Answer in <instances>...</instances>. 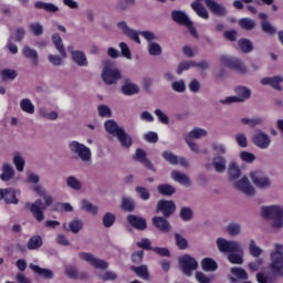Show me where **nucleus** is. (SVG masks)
<instances>
[{
	"mask_svg": "<svg viewBox=\"0 0 283 283\" xmlns=\"http://www.w3.org/2000/svg\"><path fill=\"white\" fill-rule=\"evenodd\" d=\"M32 191L40 196V198H43L44 203L43 200L38 199L34 202H27L24 207L30 211V213H32L36 222H43L45 220L44 211L48 209V207H51V205L54 202V198H52L41 185L33 186Z\"/></svg>",
	"mask_w": 283,
	"mask_h": 283,
	"instance_id": "f257e3e1",
	"label": "nucleus"
},
{
	"mask_svg": "<svg viewBox=\"0 0 283 283\" xmlns=\"http://www.w3.org/2000/svg\"><path fill=\"white\" fill-rule=\"evenodd\" d=\"M69 151L75 157V160H81L85 165H92V149L85 146V144L72 140L69 143Z\"/></svg>",
	"mask_w": 283,
	"mask_h": 283,
	"instance_id": "f03ea898",
	"label": "nucleus"
},
{
	"mask_svg": "<svg viewBox=\"0 0 283 283\" xmlns=\"http://www.w3.org/2000/svg\"><path fill=\"white\" fill-rule=\"evenodd\" d=\"M263 218L273 220L272 227L274 229H282L283 227V208L282 206H268L262 208Z\"/></svg>",
	"mask_w": 283,
	"mask_h": 283,
	"instance_id": "7ed1b4c3",
	"label": "nucleus"
},
{
	"mask_svg": "<svg viewBox=\"0 0 283 283\" xmlns=\"http://www.w3.org/2000/svg\"><path fill=\"white\" fill-rule=\"evenodd\" d=\"M120 70L112 61H104L102 78L106 85H116L120 81Z\"/></svg>",
	"mask_w": 283,
	"mask_h": 283,
	"instance_id": "20e7f679",
	"label": "nucleus"
},
{
	"mask_svg": "<svg viewBox=\"0 0 283 283\" xmlns=\"http://www.w3.org/2000/svg\"><path fill=\"white\" fill-rule=\"evenodd\" d=\"M283 245L276 243L274 245V251L271 253V269L275 275H283Z\"/></svg>",
	"mask_w": 283,
	"mask_h": 283,
	"instance_id": "39448f33",
	"label": "nucleus"
},
{
	"mask_svg": "<svg viewBox=\"0 0 283 283\" xmlns=\"http://www.w3.org/2000/svg\"><path fill=\"white\" fill-rule=\"evenodd\" d=\"M237 96H229L221 99L222 105H231L232 103H244L251 98V88L247 86H239L235 88Z\"/></svg>",
	"mask_w": 283,
	"mask_h": 283,
	"instance_id": "423d86ee",
	"label": "nucleus"
},
{
	"mask_svg": "<svg viewBox=\"0 0 283 283\" xmlns=\"http://www.w3.org/2000/svg\"><path fill=\"white\" fill-rule=\"evenodd\" d=\"M179 266L184 273L188 277L191 276V272L198 269V261L189 254H185L179 258Z\"/></svg>",
	"mask_w": 283,
	"mask_h": 283,
	"instance_id": "0eeeda50",
	"label": "nucleus"
},
{
	"mask_svg": "<svg viewBox=\"0 0 283 283\" xmlns=\"http://www.w3.org/2000/svg\"><path fill=\"white\" fill-rule=\"evenodd\" d=\"M220 61L226 67H230V70H234L235 72H239V74H247V66L242 60L230 57L228 55H221Z\"/></svg>",
	"mask_w": 283,
	"mask_h": 283,
	"instance_id": "6e6552de",
	"label": "nucleus"
},
{
	"mask_svg": "<svg viewBox=\"0 0 283 283\" xmlns=\"http://www.w3.org/2000/svg\"><path fill=\"white\" fill-rule=\"evenodd\" d=\"M217 247L220 253H233V251H241L238 241H229L224 238L217 239Z\"/></svg>",
	"mask_w": 283,
	"mask_h": 283,
	"instance_id": "1a4fd4ad",
	"label": "nucleus"
},
{
	"mask_svg": "<svg viewBox=\"0 0 283 283\" xmlns=\"http://www.w3.org/2000/svg\"><path fill=\"white\" fill-rule=\"evenodd\" d=\"M67 51L71 54V59L75 65H78V67H87L90 65V61H87V55L85 52L80 50H74V46L70 45L67 48Z\"/></svg>",
	"mask_w": 283,
	"mask_h": 283,
	"instance_id": "9d476101",
	"label": "nucleus"
},
{
	"mask_svg": "<svg viewBox=\"0 0 283 283\" xmlns=\"http://www.w3.org/2000/svg\"><path fill=\"white\" fill-rule=\"evenodd\" d=\"M78 258L81 260H84V262H87L88 264H91V266H94V269L105 270L107 269V266H109V264H107L105 260L95 258L92 253L81 252L78 254Z\"/></svg>",
	"mask_w": 283,
	"mask_h": 283,
	"instance_id": "9b49d317",
	"label": "nucleus"
},
{
	"mask_svg": "<svg viewBox=\"0 0 283 283\" xmlns=\"http://www.w3.org/2000/svg\"><path fill=\"white\" fill-rule=\"evenodd\" d=\"M250 178L253 185L259 189H268V187H271V179L260 170L250 172Z\"/></svg>",
	"mask_w": 283,
	"mask_h": 283,
	"instance_id": "f8f14e48",
	"label": "nucleus"
},
{
	"mask_svg": "<svg viewBox=\"0 0 283 283\" xmlns=\"http://www.w3.org/2000/svg\"><path fill=\"white\" fill-rule=\"evenodd\" d=\"M233 187L238 191H241V193H244V196H255V188L251 186L248 177H242L240 180L233 181Z\"/></svg>",
	"mask_w": 283,
	"mask_h": 283,
	"instance_id": "ddd939ff",
	"label": "nucleus"
},
{
	"mask_svg": "<svg viewBox=\"0 0 283 283\" xmlns=\"http://www.w3.org/2000/svg\"><path fill=\"white\" fill-rule=\"evenodd\" d=\"M252 142L259 149H269V147H271V137L269 134L261 130L252 137Z\"/></svg>",
	"mask_w": 283,
	"mask_h": 283,
	"instance_id": "4468645a",
	"label": "nucleus"
},
{
	"mask_svg": "<svg viewBox=\"0 0 283 283\" xmlns=\"http://www.w3.org/2000/svg\"><path fill=\"white\" fill-rule=\"evenodd\" d=\"M203 3L211 12V14H216V17H227V7L218 3L216 0H203Z\"/></svg>",
	"mask_w": 283,
	"mask_h": 283,
	"instance_id": "2eb2a0df",
	"label": "nucleus"
},
{
	"mask_svg": "<svg viewBox=\"0 0 283 283\" xmlns=\"http://www.w3.org/2000/svg\"><path fill=\"white\" fill-rule=\"evenodd\" d=\"M117 28H118V30H120L123 32V34H125V36H128V39H132V41H135V43L140 44L139 33L136 32V30L129 28L127 22H125V21L118 22Z\"/></svg>",
	"mask_w": 283,
	"mask_h": 283,
	"instance_id": "dca6fc26",
	"label": "nucleus"
},
{
	"mask_svg": "<svg viewBox=\"0 0 283 283\" xmlns=\"http://www.w3.org/2000/svg\"><path fill=\"white\" fill-rule=\"evenodd\" d=\"M157 211H161L165 218H169L176 211V203L174 201L160 200L157 203Z\"/></svg>",
	"mask_w": 283,
	"mask_h": 283,
	"instance_id": "f3484780",
	"label": "nucleus"
},
{
	"mask_svg": "<svg viewBox=\"0 0 283 283\" xmlns=\"http://www.w3.org/2000/svg\"><path fill=\"white\" fill-rule=\"evenodd\" d=\"M140 92V87H138V84L132 82V80L126 78L124 81V84L122 86V93L124 96H134Z\"/></svg>",
	"mask_w": 283,
	"mask_h": 283,
	"instance_id": "a211bd4d",
	"label": "nucleus"
},
{
	"mask_svg": "<svg viewBox=\"0 0 283 283\" xmlns=\"http://www.w3.org/2000/svg\"><path fill=\"white\" fill-rule=\"evenodd\" d=\"M133 159H135L137 163H140L142 165H144V167H146V169H150V171H154V164H151V161H149V159H147V153L142 149L138 148L135 153V155L133 156Z\"/></svg>",
	"mask_w": 283,
	"mask_h": 283,
	"instance_id": "6ab92c4d",
	"label": "nucleus"
},
{
	"mask_svg": "<svg viewBox=\"0 0 283 283\" xmlns=\"http://www.w3.org/2000/svg\"><path fill=\"white\" fill-rule=\"evenodd\" d=\"M21 52L22 56H24V59H29L32 65H39V52H36V50L30 48L29 45H24Z\"/></svg>",
	"mask_w": 283,
	"mask_h": 283,
	"instance_id": "aec40b11",
	"label": "nucleus"
},
{
	"mask_svg": "<svg viewBox=\"0 0 283 283\" xmlns=\"http://www.w3.org/2000/svg\"><path fill=\"white\" fill-rule=\"evenodd\" d=\"M127 220L132 227L138 229L139 231H145V229H147V220L142 217L129 214Z\"/></svg>",
	"mask_w": 283,
	"mask_h": 283,
	"instance_id": "412c9836",
	"label": "nucleus"
},
{
	"mask_svg": "<svg viewBox=\"0 0 283 283\" xmlns=\"http://www.w3.org/2000/svg\"><path fill=\"white\" fill-rule=\"evenodd\" d=\"M171 178L172 180H175V182H179V185H182V187H191V179L185 172L172 170Z\"/></svg>",
	"mask_w": 283,
	"mask_h": 283,
	"instance_id": "4be33fe9",
	"label": "nucleus"
},
{
	"mask_svg": "<svg viewBox=\"0 0 283 283\" xmlns=\"http://www.w3.org/2000/svg\"><path fill=\"white\" fill-rule=\"evenodd\" d=\"M153 224L163 233H169V231H171V224L163 217H154Z\"/></svg>",
	"mask_w": 283,
	"mask_h": 283,
	"instance_id": "5701e85b",
	"label": "nucleus"
},
{
	"mask_svg": "<svg viewBox=\"0 0 283 283\" xmlns=\"http://www.w3.org/2000/svg\"><path fill=\"white\" fill-rule=\"evenodd\" d=\"M115 137H117V140H119L122 147H125V149H129V147H132L134 144L132 136L125 132V128H122V130H119Z\"/></svg>",
	"mask_w": 283,
	"mask_h": 283,
	"instance_id": "b1692460",
	"label": "nucleus"
},
{
	"mask_svg": "<svg viewBox=\"0 0 283 283\" xmlns=\"http://www.w3.org/2000/svg\"><path fill=\"white\" fill-rule=\"evenodd\" d=\"M17 196H21V190L12 188L6 189L4 202H7V205H19V199H17Z\"/></svg>",
	"mask_w": 283,
	"mask_h": 283,
	"instance_id": "393cba45",
	"label": "nucleus"
},
{
	"mask_svg": "<svg viewBox=\"0 0 283 283\" xmlns=\"http://www.w3.org/2000/svg\"><path fill=\"white\" fill-rule=\"evenodd\" d=\"M30 269L33 273H38L44 280H52L54 279V272L50 269L41 268L39 265L30 264Z\"/></svg>",
	"mask_w": 283,
	"mask_h": 283,
	"instance_id": "a878e982",
	"label": "nucleus"
},
{
	"mask_svg": "<svg viewBox=\"0 0 283 283\" xmlns=\"http://www.w3.org/2000/svg\"><path fill=\"white\" fill-rule=\"evenodd\" d=\"M171 19L175 21V23H179V25H189V22L191 21L187 13L179 10L171 12Z\"/></svg>",
	"mask_w": 283,
	"mask_h": 283,
	"instance_id": "bb28decb",
	"label": "nucleus"
},
{
	"mask_svg": "<svg viewBox=\"0 0 283 283\" xmlns=\"http://www.w3.org/2000/svg\"><path fill=\"white\" fill-rule=\"evenodd\" d=\"M259 19L262 20L261 28H262V31L265 32V34H270V36H272V34H275V32H277L275 27L271 25V22L266 20L268 19L266 13H260Z\"/></svg>",
	"mask_w": 283,
	"mask_h": 283,
	"instance_id": "cd10ccee",
	"label": "nucleus"
},
{
	"mask_svg": "<svg viewBox=\"0 0 283 283\" xmlns=\"http://www.w3.org/2000/svg\"><path fill=\"white\" fill-rule=\"evenodd\" d=\"M14 178V167L10 164L2 165V174L0 175V179L2 182H10Z\"/></svg>",
	"mask_w": 283,
	"mask_h": 283,
	"instance_id": "c85d7f7f",
	"label": "nucleus"
},
{
	"mask_svg": "<svg viewBox=\"0 0 283 283\" xmlns=\"http://www.w3.org/2000/svg\"><path fill=\"white\" fill-rule=\"evenodd\" d=\"M105 130L107 134H111V136H117L119 132H122L124 128L118 126V123L114 119H108L104 124Z\"/></svg>",
	"mask_w": 283,
	"mask_h": 283,
	"instance_id": "c756f323",
	"label": "nucleus"
},
{
	"mask_svg": "<svg viewBox=\"0 0 283 283\" xmlns=\"http://www.w3.org/2000/svg\"><path fill=\"white\" fill-rule=\"evenodd\" d=\"M212 165L218 174H224L227 171V159L222 156H214Z\"/></svg>",
	"mask_w": 283,
	"mask_h": 283,
	"instance_id": "7c9ffc66",
	"label": "nucleus"
},
{
	"mask_svg": "<svg viewBox=\"0 0 283 283\" xmlns=\"http://www.w3.org/2000/svg\"><path fill=\"white\" fill-rule=\"evenodd\" d=\"M38 113L39 116H41V118H44L45 120H56L59 118V113H56L55 111L50 112V108L45 106L40 107Z\"/></svg>",
	"mask_w": 283,
	"mask_h": 283,
	"instance_id": "2f4dec72",
	"label": "nucleus"
},
{
	"mask_svg": "<svg viewBox=\"0 0 283 283\" xmlns=\"http://www.w3.org/2000/svg\"><path fill=\"white\" fill-rule=\"evenodd\" d=\"M66 187L73 189V191H81V189H83V181L76 176H69L66 177Z\"/></svg>",
	"mask_w": 283,
	"mask_h": 283,
	"instance_id": "473e14b6",
	"label": "nucleus"
},
{
	"mask_svg": "<svg viewBox=\"0 0 283 283\" xmlns=\"http://www.w3.org/2000/svg\"><path fill=\"white\" fill-rule=\"evenodd\" d=\"M12 160L17 171L22 172L25 169V158L21 153L15 151Z\"/></svg>",
	"mask_w": 283,
	"mask_h": 283,
	"instance_id": "72a5a7b5",
	"label": "nucleus"
},
{
	"mask_svg": "<svg viewBox=\"0 0 283 283\" xmlns=\"http://www.w3.org/2000/svg\"><path fill=\"white\" fill-rule=\"evenodd\" d=\"M52 41L60 54L63 56V59L67 57V53L65 52V46L63 45V39H61V35L59 33H54L52 35Z\"/></svg>",
	"mask_w": 283,
	"mask_h": 283,
	"instance_id": "f704fd0d",
	"label": "nucleus"
},
{
	"mask_svg": "<svg viewBox=\"0 0 283 283\" xmlns=\"http://www.w3.org/2000/svg\"><path fill=\"white\" fill-rule=\"evenodd\" d=\"M202 271L211 272L218 271V263L211 258H206L201 261Z\"/></svg>",
	"mask_w": 283,
	"mask_h": 283,
	"instance_id": "c9c22d12",
	"label": "nucleus"
},
{
	"mask_svg": "<svg viewBox=\"0 0 283 283\" xmlns=\"http://www.w3.org/2000/svg\"><path fill=\"white\" fill-rule=\"evenodd\" d=\"M262 85H271V87H274V90H282L280 86L281 83H283L282 76H274V77H265L261 80Z\"/></svg>",
	"mask_w": 283,
	"mask_h": 283,
	"instance_id": "e433bc0d",
	"label": "nucleus"
},
{
	"mask_svg": "<svg viewBox=\"0 0 283 283\" xmlns=\"http://www.w3.org/2000/svg\"><path fill=\"white\" fill-rule=\"evenodd\" d=\"M191 8L201 19H209V11H207V8H205L200 2H192Z\"/></svg>",
	"mask_w": 283,
	"mask_h": 283,
	"instance_id": "4c0bfd02",
	"label": "nucleus"
},
{
	"mask_svg": "<svg viewBox=\"0 0 283 283\" xmlns=\"http://www.w3.org/2000/svg\"><path fill=\"white\" fill-rule=\"evenodd\" d=\"M38 10H45V12H59V7L54 3L38 1L34 4Z\"/></svg>",
	"mask_w": 283,
	"mask_h": 283,
	"instance_id": "58836bf2",
	"label": "nucleus"
},
{
	"mask_svg": "<svg viewBox=\"0 0 283 283\" xmlns=\"http://www.w3.org/2000/svg\"><path fill=\"white\" fill-rule=\"evenodd\" d=\"M81 209L86 213H92V216H98V207L92 205L87 199L81 201Z\"/></svg>",
	"mask_w": 283,
	"mask_h": 283,
	"instance_id": "ea45409f",
	"label": "nucleus"
},
{
	"mask_svg": "<svg viewBox=\"0 0 283 283\" xmlns=\"http://www.w3.org/2000/svg\"><path fill=\"white\" fill-rule=\"evenodd\" d=\"M27 247L30 251H36V249H41L43 247V238H41V235L32 237L29 240Z\"/></svg>",
	"mask_w": 283,
	"mask_h": 283,
	"instance_id": "a19ab883",
	"label": "nucleus"
},
{
	"mask_svg": "<svg viewBox=\"0 0 283 283\" xmlns=\"http://www.w3.org/2000/svg\"><path fill=\"white\" fill-rule=\"evenodd\" d=\"M243 252H242V247L240 245V252L239 251H233L228 255V260L231 264H242L244 260L242 259Z\"/></svg>",
	"mask_w": 283,
	"mask_h": 283,
	"instance_id": "79ce46f5",
	"label": "nucleus"
},
{
	"mask_svg": "<svg viewBox=\"0 0 283 283\" xmlns=\"http://www.w3.org/2000/svg\"><path fill=\"white\" fill-rule=\"evenodd\" d=\"M132 271H134L140 280H149V270L147 269V265L132 266Z\"/></svg>",
	"mask_w": 283,
	"mask_h": 283,
	"instance_id": "37998d69",
	"label": "nucleus"
},
{
	"mask_svg": "<svg viewBox=\"0 0 283 283\" xmlns=\"http://www.w3.org/2000/svg\"><path fill=\"white\" fill-rule=\"evenodd\" d=\"M64 275L69 280H76L78 277V269H76V265L66 264L64 266Z\"/></svg>",
	"mask_w": 283,
	"mask_h": 283,
	"instance_id": "c03bdc74",
	"label": "nucleus"
},
{
	"mask_svg": "<svg viewBox=\"0 0 283 283\" xmlns=\"http://www.w3.org/2000/svg\"><path fill=\"white\" fill-rule=\"evenodd\" d=\"M157 190L161 196H174L176 193V188L169 184L159 185Z\"/></svg>",
	"mask_w": 283,
	"mask_h": 283,
	"instance_id": "a18cd8bd",
	"label": "nucleus"
},
{
	"mask_svg": "<svg viewBox=\"0 0 283 283\" xmlns=\"http://www.w3.org/2000/svg\"><path fill=\"white\" fill-rule=\"evenodd\" d=\"M238 45L241 52H244V54H249V52H253V43H251L249 39L239 40Z\"/></svg>",
	"mask_w": 283,
	"mask_h": 283,
	"instance_id": "49530a36",
	"label": "nucleus"
},
{
	"mask_svg": "<svg viewBox=\"0 0 283 283\" xmlns=\"http://www.w3.org/2000/svg\"><path fill=\"white\" fill-rule=\"evenodd\" d=\"M0 76H1L2 81H14V78H17L18 74L14 69H3L0 72Z\"/></svg>",
	"mask_w": 283,
	"mask_h": 283,
	"instance_id": "de8ad7c7",
	"label": "nucleus"
},
{
	"mask_svg": "<svg viewBox=\"0 0 283 283\" xmlns=\"http://www.w3.org/2000/svg\"><path fill=\"white\" fill-rule=\"evenodd\" d=\"M20 107L25 114H34V104L30 98H24L20 102Z\"/></svg>",
	"mask_w": 283,
	"mask_h": 283,
	"instance_id": "09e8293b",
	"label": "nucleus"
},
{
	"mask_svg": "<svg viewBox=\"0 0 283 283\" xmlns=\"http://www.w3.org/2000/svg\"><path fill=\"white\" fill-rule=\"evenodd\" d=\"M71 233H80L83 230V220L74 219L69 223Z\"/></svg>",
	"mask_w": 283,
	"mask_h": 283,
	"instance_id": "8fccbe9b",
	"label": "nucleus"
},
{
	"mask_svg": "<svg viewBox=\"0 0 283 283\" xmlns=\"http://www.w3.org/2000/svg\"><path fill=\"white\" fill-rule=\"evenodd\" d=\"M207 130L205 128H195L192 129L188 136H186L187 138H195L196 140L200 139V138H205L207 136Z\"/></svg>",
	"mask_w": 283,
	"mask_h": 283,
	"instance_id": "3c124183",
	"label": "nucleus"
},
{
	"mask_svg": "<svg viewBox=\"0 0 283 283\" xmlns=\"http://www.w3.org/2000/svg\"><path fill=\"white\" fill-rule=\"evenodd\" d=\"M148 53L150 56H160L163 54V48L157 42H150L148 44Z\"/></svg>",
	"mask_w": 283,
	"mask_h": 283,
	"instance_id": "603ef678",
	"label": "nucleus"
},
{
	"mask_svg": "<svg viewBox=\"0 0 283 283\" xmlns=\"http://www.w3.org/2000/svg\"><path fill=\"white\" fill-rule=\"evenodd\" d=\"M228 172L230 180H238V178L241 176L240 167H238L235 163L230 164Z\"/></svg>",
	"mask_w": 283,
	"mask_h": 283,
	"instance_id": "864d4df0",
	"label": "nucleus"
},
{
	"mask_svg": "<svg viewBox=\"0 0 283 283\" xmlns=\"http://www.w3.org/2000/svg\"><path fill=\"white\" fill-rule=\"evenodd\" d=\"M29 31L34 36H41V34H43V24L39 22L30 23Z\"/></svg>",
	"mask_w": 283,
	"mask_h": 283,
	"instance_id": "5fc2aeb1",
	"label": "nucleus"
},
{
	"mask_svg": "<svg viewBox=\"0 0 283 283\" xmlns=\"http://www.w3.org/2000/svg\"><path fill=\"white\" fill-rule=\"evenodd\" d=\"M114 222H116V214L112 212H106L103 217V224L106 229L114 227Z\"/></svg>",
	"mask_w": 283,
	"mask_h": 283,
	"instance_id": "6e6d98bb",
	"label": "nucleus"
},
{
	"mask_svg": "<svg viewBox=\"0 0 283 283\" xmlns=\"http://www.w3.org/2000/svg\"><path fill=\"white\" fill-rule=\"evenodd\" d=\"M98 116L101 118H112V108L105 104H101L97 106Z\"/></svg>",
	"mask_w": 283,
	"mask_h": 283,
	"instance_id": "4d7b16f0",
	"label": "nucleus"
},
{
	"mask_svg": "<svg viewBox=\"0 0 283 283\" xmlns=\"http://www.w3.org/2000/svg\"><path fill=\"white\" fill-rule=\"evenodd\" d=\"M161 157L164 158V160H166V163H169V165H178V156H176L171 151L165 150L161 154Z\"/></svg>",
	"mask_w": 283,
	"mask_h": 283,
	"instance_id": "13d9d810",
	"label": "nucleus"
},
{
	"mask_svg": "<svg viewBox=\"0 0 283 283\" xmlns=\"http://www.w3.org/2000/svg\"><path fill=\"white\" fill-rule=\"evenodd\" d=\"M239 25L243 30H253L255 28V21H253L249 18H242L239 20Z\"/></svg>",
	"mask_w": 283,
	"mask_h": 283,
	"instance_id": "bf43d9fd",
	"label": "nucleus"
},
{
	"mask_svg": "<svg viewBox=\"0 0 283 283\" xmlns=\"http://www.w3.org/2000/svg\"><path fill=\"white\" fill-rule=\"evenodd\" d=\"M226 231L229 233V235L235 237L240 235L242 228L240 227V223H229Z\"/></svg>",
	"mask_w": 283,
	"mask_h": 283,
	"instance_id": "052dcab7",
	"label": "nucleus"
},
{
	"mask_svg": "<svg viewBox=\"0 0 283 283\" xmlns=\"http://www.w3.org/2000/svg\"><path fill=\"white\" fill-rule=\"evenodd\" d=\"M175 241H176V245L181 251H185V249H187V247H189V242L187 241V239H185L182 235H180L178 233H175Z\"/></svg>",
	"mask_w": 283,
	"mask_h": 283,
	"instance_id": "680f3d73",
	"label": "nucleus"
},
{
	"mask_svg": "<svg viewBox=\"0 0 283 283\" xmlns=\"http://www.w3.org/2000/svg\"><path fill=\"white\" fill-rule=\"evenodd\" d=\"M134 207H135L134 199L129 197H124L122 199V209L124 211H134Z\"/></svg>",
	"mask_w": 283,
	"mask_h": 283,
	"instance_id": "e2e57ef3",
	"label": "nucleus"
},
{
	"mask_svg": "<svg viewBox=\"0 0 283 283\" xmlns=\"http://www.w3.org/2000/svg\"><path fill=\"white\" fill-rule=\"evenodd\" d=\"M135 191L139 195V198L142 200H149V198H151V193H149V190L143 186H137L135 188Z\"/></svg>",
	"mask_w": 283,
	"mask_h": 283,
	"instance_id": "0e129e2a",
	"label": "nucleus"
},
{
	"mask_svg": "<svg viewBox=\"0 0 283 283\" xmlns=\"http://www.w3.org/2000/svg\"><path fill=\"white\" fill-rule=\"evenodd\" d=\"M155 116H157L159 123H161L163 125H169V116H167V114H165V112H163V109L156 108L154 111Z\"/></svg>",
	"mask_w": 283,
	"mask_h": 283,
	"instance_id": "69168bd1",
	"label": "nucleus"
},
{
	"mask_svg": "<svg viewBox=\"0 0 283 283\" xmlns=\"http://www.w3.org/2000/svg\"><path fill=\"white\" fill-rule=\"evenodd\" d=\"M119 50H120L122 56H124V59L132 61V50H129V46L127 45V43L120 42Z\"/></svg>",
	"mask_w": 283,
	"mask_h": 283,
	"instance_id": "338daca9",
	"label": "nucleus"
},
{
	"mask_svg": "<svg viewBox=\"0 0 283 283\" xmlns=\"http://www.w3.org/2000/svg\"><path fill=\"white\" fill-rule=\"evenodd\" d=\"M171 88L174 90V92H178L179 94H182V92L187 90V85L182 80H179L171 83Z\"/></svg>",
	"mask_w": 283,
	"mask_h": 283,
	"instance_id": "774afa93",
	"label": "nucleus"
}]
</instances>
